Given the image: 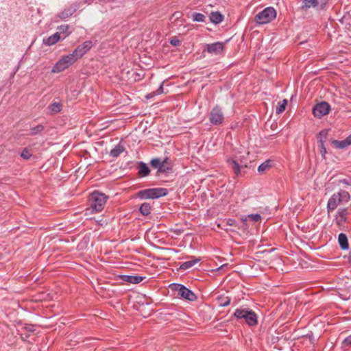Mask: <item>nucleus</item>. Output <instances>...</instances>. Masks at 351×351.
Here are the masks:
<instances>
[{
  "label": "nucleus",
  "instance_id": "f257e3e1",
  "mask_svg": "<svg viewBox=\"0 0 351 351\" xmlns=\"http://www.w3.org/2000/svg\"><path fill=\"white\" fill-rule=\"evenodd\" d=\"M107 198L106 195L98 191L92 193L89 198L90 206L86 209L85 215L88 216L94 211H101L106 203Z\"/></svg>",
  "mask_w": 351,
  "mask_h": 351
},
{
  "label": "nucleus",
  "instance_id": "f03ea898",
  "mask_svg": "<svg viewBox=\"0 0 351 351\" xmlns=\"http://www.w3.org/2000/svg\"><path fill=\"white\" fill-rule=\"evenodd\" d=\"M350 199V195L348 191L340 190L334 193L328 199L327 210L328 212L335 210L339 204H346Z\"/></svg>",
  "mask_w": 351,
  "mask_h": 351
},
{
  "label": "nucleus",
  "instance_id": "7ed1b4c3",
  "mask_svg": "<svg viewBox=\"0 0 351 351\" xmlns=\"http://www.w3.org/2000/svg\"><path fill=\"white\" fill-rule=\"evenodd\" d=\"M77 61V58L73 53L62 56L53 66L51 72L60 73L68 69Z\"/></svg>",
  "mask_w": 351,
  "mask_h": 351
},
{
  "label": "nucleus",
  "instance_id": "20e7f679",
  "mask_svg": "<svg viewBox=\"0 0 351 351\" xmlns=\"http://www.w3.org/2000/svg\"><path fill=\"white\" fill-rule=\"evenodd\" d=\"M167 189L165 188H152L140 191L138 195L141 199H156L165 196Z\"/></svg>",
  "mask_w": 351,
  "mask_h": 351
},
{
  "label": "nucleus",
  "instance_id": "39448f33",
  "mask_svg": "<svg viewBox=\"0 0 351 351\" xmlns=\"http://www.w3.org/2000/svg\"><path fill=\"white\" fill-rule=\"evenodd\" d=\"M238 319H245L249 326H255L257 324V316L256 313L248 309H237L234 313Z\"/></svg>",
  "mask_w": 351,
  "mask_h": 351
},
{
  "label": "nucleus",
  "instance_id": "423d86ee",
  "mask_svg": "<svg viewBox=\"0 0 351 351\" xmlns=\"http://www.w3.org/2000/svg\"><path fill=\"white\" fill-rule=\"evenodd\" d=\"M276 16V12L274 8L269 7L259 12L255 17L256 21L259 24L269 23Z\"/></svg>",
  "mask_w": 351,
  "mask_h": 351
},
{
  "label": "nucleus",
  "instance_id": "0eeeda50",
  "mask_svg": "<svg viewBox=\"0 0 351 351\" xmlns=\"http://www.w3.org/2000/svg\"><path fill=\"white\" fill-rule=\"evenodd\" d=\"M228 162L236 174H239L241 171V167H246V157L243 156L236 155L233 158L228 159Z\"/></svg>",
  "mask_w": 351,
  "mask_h": 351
},
{
  "label": "nucleus",
  "instance_id": "6e6552de",
  "mask_svg": "<svg viewBox=\"0 0 351 351\" xmlns=\"http://www.w3.org/2000/svg\"><path fill=\"white\" fill-rule=\"evenodd\" d=\"M175 290L178 291V295L183 299L189 301H195L197 299L195 293L183 285H176Z\"/></svg>",
  "mask_w": 351,
  "mask_h": 351
},
{
  "label": "nucleus",
  "instance_id": "1a4fd4ad",
  "mask_svg": "<svg viewBox=\"0 0 351 351\" xmlns=\"http://www.w3.org/2000/svg\"><path fill=\"white\" fill-rule=\"evenodd\" d=\"M223 119L224 117L221 108L215 106L211 110L209 119L212 124H221L223 122Z\"/></svg>",
  "mask_w": 351,
  "mask_h": 351
},
{
  "label": "nucleus",
  "instance_id": "9d476101",
  "mask_svg": "<svg viewBox=\"0 0 351 351\" xmlns=\"http://www.w3.org/2000/svg\"><path fill=\"white\" fill-rule=\"evenodd\" d=\"M330 111V106L326 102H321L317 104L313 110V112L315 117L321 118L323 116L327 114Z\"/></svg>",
  "mask_w": 351,
  "mask_h": 351
},
{
  "label": "nucleus",
  "instance_id": "9b49d317",
  "mask_svg": "<svg viewBox=\"0 0 351 351\" xmlns=\"http://www.w3.org/2000/svg\"><path fill=\"white\" fill-rule=\"evenodd\" d=\"M91 41H86L80 46H78L75 51L72 53L76 57L77 60L81 58L84 53L89 51L92 47Z\"/></svg>",
  "mask_w": 351,
  "mask_h": 351
},
{
  "label": "nucleus",
  "instance_id": "f8f14e48",
  "mask_svg": "<svg viewBox=\"0 0 351 351\" xmlns=\"http://www.w3.org/2000/svg\"><path fill=\"white\" fill-rule=\"evenodd\" d=\"M224 45L222 43L216 42L211 44H207L206 45V49L208 53L210 55H219L220 54L223 49Z\"/></svg>",
  "mask_w": 351,
  "mask_h": 351
},
{
  "label": "nucleus",
  "instance_id": "ddd939ff",
  "mask_svg": "<svg viewBox=\"0 0 351 351\" xmlns=\"http://www.w3.org/2000/svg\"><path fill=\"white\" fill-rule=\"evenodd\" d=\"M348 215L347 208H340L335 216V222L339 226H342L346 221Z\"/></svg>",
  "mask_w": 351,
  "mask_h": 351
},
{
  "label": "nucleus",
  "instance_id": "4468645a",
  "mask_svg": "<svg viewBox=\"0 0 351 351\" xmlns=\"http://www.w3.org/2000/svg\"><path fill=\"white\" fill-rule=\"evenodd\" d=\"M332 145L337 149H344L351 145V134L342 141L334 140Z\"/></svg>",
  "mask_w": 351,
  "mask_h": 351
},
{
  "label": "nucleus",
  "instance_id": "2eb2a0df",
  "mask_svg": "<svg viewBox=\"0 0 351 351\" xmlns=\"http://www.w3.org/2000/svg\"><path fill=\"white\" fill-rule=\"evenodd\" d=\"M60 40V33L56 32L47 38L43 40V43L47 46H51L57 43Z\"/></svg>",
  "mask_w": 351,
  "mask_h": 351
},
{
  "label": "nucleus",
  "instance_id": "dca6fc26",
  "mask_svg": "<svg viewBox=\"0 0 351 351\" xmlns=\"http://www.w3.org/2000/svg\"><path fill=\"white\" fill-rule=\"evenodd\" d=\"M209 18L210 21L215 24L220 23L223 19V15L219 12H211Z\"/></svg>",
  "mask_w": 351,
  "mask_h": 351
},
{
  "label": "nucleus",
  "instance_id": "f3484780",
  "mask_svg": "<svg viewBox=\"0 0 351 351\" xmlns=\"http://www.w3.org/2000/svg\"><path fill=\"white\" fill-rule=\"evenodd\" d=\"M338 241L341 249L348 250L349 248L348 238L345 234H339L338 237Z\"/></svg>",
  "mask_w": 351,
  "mask_h": 351
},
{
  "label": "nucleus",
  "instance_id": "a211bd4d",
  "mask_svg": "<svg viewBox=\"0 0 351 351\" xmlns=\"http://www.w3.org/2000/svg\"><path fill=\"white\" fill-rule=\"evenodd\" d=\"M143 277L139 276H124L123 279L125 281L132 283L137 284L141 282L143 280Z\"/></svg>",
  "mask_w": 351,
  "mask_h": 351
},
{
  "label": "nucleus",
  "instance_id": "6ab92c4d",
  "mask_svg": "<svg viewBox=\"0 0 351 351\" xmlns=\"http://www.w3.org/2000/svg\"><path fill=\"white\" fill-rule=\"evenodd\" d=\"M62 105L60 102H53L49 106V110L51 114H56L61 111Z\"/></svg>",
  "mask_w": 351,
  "mask_h": 351
},
{
  "label": "nucleus",
  "instance_id": "aec40b11",
  "mask_svg": "<svg viewBox=\"0 0 351 351\" xmlns=\"http://www.w3.org/2000/svg\"><path fill=\"white\" fill-rule=\"evenodd\" d=\"M248 219H251L254 222H257L261 219V217L259 214H251L248 215L242 216L241 217V221L243 222L246 221Z\"/></svg>",
  "mask_w": 351,
  "mask_h": 351
},
{
  "label": "nucleus",
  "instance_id": "412c9836",
  "mask_svg": "<svg viewBox=\"0 0 351 351\" xmlns=\"http://www.w3.org/2000/svg\"><path fill=\"white\" fill-rule=\"evenodd\" d=\"M162 160L158 159V158H154L151 160V165L152 167L155 169H158V171L160 172H165L166 169H162L160 165Z\"/></svg>",
  "mask_w": 351,
  "mask_h": 351
},
{
  "label": "nucleus",
  "instance_id": "4be33fe9",
  "mask_svg": "<svg viewBox=\"0 0 351 351\" xmlns=\"http://www.w3.org/2000/svg\"><path fill=\"white\" fill-rule=\"evenodd\" d=\"M199 261V259H194V260L186 261L180 265V268L181 269H184V270L189 269L191 267H193L195 263H197Z\"/></svg>",
  "mask_w": 351,
  "mask_h": 351
},
{
  "label": "nucleus",
  "instance_id": "5701e85b",
  "mask_svg": "<svg viewBox=\"0 0 351 351\" xmlns=\"http://www.w3.org/2000/svg\"><path fill=\"white\" fill-rule=\"evenodd\" d=\"M123 150L124 149L123 146L118 145L110 151V156L112 157H117L123 152Z\"/></svg>",
  "mask_w": 351,
  "mask_h": 351
},
{
  "label": "nucleus",
  "instance_id": "b1692460",
  "mask_svg": "<svg viewBox=\"0 0 351 351\" xmlns=\"http://www.w3.org/2000/svg\"><path fill=\"white\" fill-rule=\"evenodd\" d=\"M287 100L283 99L278 102V106H276V113L280 114L282 113L286 108V106L287 105Z\"/></svg>",
  "mask_w": 351,
  "mask_h": 351
},
{
  "label": "nucleus",
  "instance_id": "393cba45",
  "mask_svg": "<svg viewBox=\"0 0 351 351\" xmlns=\"http://www.w3.org/2000/svg\"><path fill=\"white\" fill-rule=\"evenodd\" d=\"M271 167V162L270 160H267L262 163L261 165H259L258 168V171L259 173H264L268 169H269Z\"/></svg>",
  "mask_w": 351,
  "mask_h": 351
},
{
  "label": "nucleus",
  "instance_id": "a878e982",
  "mask_svg": "<svg viewBox=\"0 0 351 351\" xmlns=\"http://www.w3.org/2000/svg\"><path fill=\"white\" fill-rule=\"evenodd\" d=\"M151 206L148 203H143L140 207V211L143 215H147L150 213Z\"/></svg>",
  "mask_w": 351,
  "mask_h": 351
},
{
  "label": "nucleus",
  "instance_id": "bb28decb",
  "mask_svg": "<svg viewBox=\"0 0 351 351\" xmlns=\"http://www.w3.org/2000/svg\"><path fill=\"white\" fill-rule=\"evenodd\" d=\"M138 172L141 176H146L149 174V169L145 164L141 163L139 167Z\"/></svg>",
  "mask_w": 351,
  "mask_h": 351
},
{
  "label": "nucleus",
  "instance_id": "cd10ccee",
  "mask_svg": "<svg viewBox=\"0 0 351 351\" xmlns=\"http://www.w3.org/2000/svg\"><path fill=\"white\" fill-rule=\"evenodd\" d=\"M162 93H163V82L160 84V87L158 88V90L156 91L147 94L145 97L147 99L152 98L156 95L162 94Z\"/></svg>",
  "mask_w": 351,
  "mask_h": 351
},
{
  "label": "nucleus",
  "instance_id": "c85d7f7f",
  "mask_svg": "<svg viewBox=\"0 0 351 351\" xmlns=\"http://www.w3.org/2000/svg\"><path fill=\"white\" fill-rule=\"evenodd\" d=\"M303 3V6L306 8L315 7L317 5V0H304Z\"/></svg>",
  "mask_w": 351,
  "mask_h": 351
},
{
  "label": "nucleus",
  "instance_id": "c756f323",
  "mask_svg": "<svg viewBox=\"0 0 351 351\" xmlns=\"http://www.w3.org/2000/svg\"><path fill=\"white\" fill-rule=\"evenodd\" d=\"M193 20L197 22H204L205 20V16L201 13H194L193 14Z\"/></svg>",
  "mask_w": 351,
  "mask_h": 351
},
{
  "label": "nucleus",
  "instance_id": "7c9ffc66",
  "mask_svg": "<svg viewBox=\"0 0 351 351\" xmlns=\"http://www.w3.org/2000/svg\"><path fill=\"white\" fill-rule=\"evenodd\" d=\"M75 12V10H73V9H68V10H64L61 14H60V17L62 19H66V18H68L70 16H71L73 12Z\"/></svg>",
  "mask_w": 351,
  "mask_h": 351
},
{
  "label": "nucleus",
  "instance_id": "2f4dec72",
  "mask_svg": "<svg viewBox=\"0 0 351 351\" xmlns=\"http://www.w3.org/2000/svg\"><path fill=\"white\" fill-rule=\"evenodd\" d=\"M21 156L23 159L28 160L32 156V153L27 149H24L21 154Z\"/></svg>",
  "mask_w": 351,
  "mask_h": 351
},
{
  "label": "nucleus",
  "instance_id": "473e14b6",
  "mask_svg": "<svg viewBox=\"0 0 351 351\" xmlns=\"http://www.w3.org/2000/svg\"><path fill=\"white\" fill-rule=\"evenodd\" d=\"M342 346L344 348L351 347V335L343 341Z\"/></svg>",
  "mask_w": 351,
  "mask_h": 351
},
{
  "label": "nucleus",
  "instance_id": "72a5a7b5",
  "mask_svg": "<svg viewBox=\"0 0 351 351\" xmlns=\"http://www.w3.org/2000/svg\"><path fill=\"white\" fill-rule=\"evenodd\" d=\"M43 129H44V128L42 125H36V127H34L32 128L31 133L32 134H38V133L40 132L41 131H43Z\"/></svg>",
  "mask_w": 351,
  "mask_h": 351
},
{
  "label": "nucleus",
  "instance_id": "f704fd0d",
  "mask_svg": "<svg viewBox=\"0 0 351 351\" xmlns=\"http://www.w3.org/2000/svg\"><path fill=\"white\" fill-rule=\"evenodd\" d=\"M339 182L347 186H351V177L340 179Z\"/></svg>",
  "mask_w": 351,
  "mask_h": 351
},
{
  "label": "nucleus",
  "instance_id": "c9c22d12",
  "mask_svg": "<svg viewBox=\"0 0 351 351\" xmlns=\"http://www.w3.org/2000/svg\"><path fill=\"white\" fill-rule=\"evenodd\" d=\"M319 149H320V152L321 154L324 156L325 154L326 153V149L324 145V141L323 139H319Z\"/></svg>",
  "mask_w": 351,
  "mask_h": 351
},
{
  "label": "nucleus",
  "instance_id": "e433bc0d",
  "mask_svg": "<svg viewBox=\"0 0 351 351\" xmlns=\"http://www.w3.org/2000/svg\"><path fill=\"white\" fill-rule=\"evenodd\" d=\"M170 43L173 46H178L180 44V41L176 38H173L170 40Z\"/></svg>",
  "mask_w": 351,
  "mask_h": 351
},
{
  "label": "nucleus",
  "instance_id": "4c0bfd02",
  "mask_svg": "<svg viewBox=\"0 0 351 351\" xmlns=\"http://www.w3.org/2000/svg\"><path fill=\"white\" fill-rule=\"evenodd\" d=\"M167 162V159H164L161 162V167L162 169H166V171L169 169V167H166V163Z\"/></svg>",
  "mask_w": 351,
  "mask_h": 351
},
{
  "label": "nucleus",
  "instance_id": "58836bf2",
  "mask_svg": "<svg viewBox=\"0 0 351 351\" xmlns=\"http://www.w3.org/2000/svg\"><path fill=\"white\" fill-rule=\"evenodd\" d=\"M58 29L60 30L61 32H64L67 31L68 26L67 25H61Z\"/></svg>",
  "mask_w": 351,
  "mask_h": 351
},
{
  "label": "nucleus",
  "instance_id": "ea45409f",
  "mask_svg": "<svg viewBox=\"0 0 351 351\" xmlns=\"http://www.w3.org/2000/svg\"><path fill=\"white\" fill-rule=\"evenodd\" d=\"M327 132L326 131H322L319 132L320 139H322V137L324 136V138L326 136Z\"/></svg>",
  "mask_w": 351,
  "mask_h": 351
},
{
  "label": "nucleus",
  "instance_id": "a19ab883",
  "mask_svg": "<svg viewBox=\"0 0 351 351\" xmlns=\"http://www.w3.org/2000/svg\"><path fill=\"white\" fill-rule=\"evenodd\" d=\"M230 304V300H226L223 304H221V306H228Z\"/></svg>",
  "mask_w": 351,
  "mask_h": 351
},
{
  "label": "nucleus",
  "instance_id": "79ce46f5",
  "mask_svg": "<svg viewBox=\"0 0 351 351\" xmlns=\"http://www.w3.org/2000/svg\"><path fill=\"white\" fill-rule=\"evenodd\" d=\"M224 267V265H221V267H219V269H221V268H222V267Z\"/></svg>",
  "mask_w": 351,
  "mask_h": 351
}]
</instances>
